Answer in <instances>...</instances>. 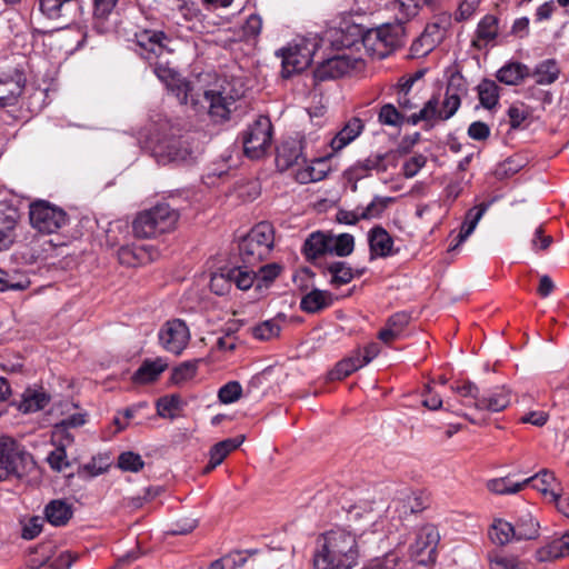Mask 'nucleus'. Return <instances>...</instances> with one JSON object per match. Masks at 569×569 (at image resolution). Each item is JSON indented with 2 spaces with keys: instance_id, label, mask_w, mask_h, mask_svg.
I'll use <instances>...</instances> for the list:
<instances>
[{
  "instance_id": "nucleus-1",
  "label": "nucleus",
  "mask_w": 569,
  "mask_h": 569,
  "mask_svg": "<svg viewBox=\"0 0 569 569\" xmlns=\"http://www.w3.org/2000/svg\"><path fill=\"white\" fill-rule=\"evenodd\" d=\"M359 550L356 537L343 529H333L321 536L313 555L315 569H352Z\"/></svg>"
},
{
  "instance_id": "nucleus-2",
  "label": "nucleus",
  "mask_w": 569,
  "mask_h": 569,
  "mask_svg": "<svg viewBox=\"0 0 569 569\" xmlns=\"http://www.w3.org/2000/svg\"><path fill=\"white\" fill-rule=\"evenodd\" d=\"M179 212L168 203L161 202L141 211L132 222V231L137 238H156L174 229Z\"/></svg>"
},
{
  "instance_id": "nucleus-3",
  "label": "nucleus",
  "mask_w": 569,
  "mask_h": 569,
  "mask_svg": "<svg viewBox=\"0 0 569 569\" xmlns=\"http://www.w3.org/2000/svg\"><path fill=\"white\" fill-rule=\"evenodd\" d=\"M274 230L269 222L256 224L239 242V256L247 269L267 259L273 249Z\"/></svg>"
},
{
  "instance_id": "nucleus-4",
  "label": "nucleus",
  "mask_w": 569,
  "mask_h": 569,
  "mask_svg": "<svg viewBox=\"0 0 569 569\" xmlns=\"http://www.w3.org/2000/svg\"><path fill=\"white\" fill-rule=\"evenodd\" d=\"M242 96V92L231 86L229 82H224L217 88L204 90L200 94L203 110L208 111V114L212 122L222 123L230 120L232 111L236 110V102Z\"/></svg>"
},
{
  "instance_id": "nucleus-5",
  "label": "nucleus",
  "mask_w": 569,
  "mask_h": 569,
  "mask_svg": "<svg viewBox=\"0 0 569 569\" xmlns=\"http://www.w3.org/2000/svg\"><path fill=\"white\" fill-rule=\"evenodd\" d=\"M403 28L385 24L366 31L361 41L366 50L378 59L386 58L393 49L402 44Z\"/></svg>"
},
{
  "instance_id": "nucleus-6",
  "label": "nucleus",
  "mask_w": 569,
  "mask_h": 569,
  "mask_svg": "<svg viewBox=\"0 0 569 569\" xmlns=\"http://www.w3.org/2000/svg\"><path fill=\"white\" fill-rule=\"evenodd\" d=\"M31 226L41 233H54L68 223L67 212L47 200H37L30 204Z\"/></svg>"
},
{
  "instance_id": "nucleus-7",
  "label": "nucleus",
  "mask_w": 569,
  "mask_h": 569,
  "mask_svg": "<svg viewBox=\"0 0 569 569\" xmlns=\"http://www.w3.org/2000/svg\"><path fill=\"white\" fill-rule=\"evenodd\" d=\"M318 43L311 39H300L290 43L287 48L279 51L282 59L281 74L283 78H290L307 69L311 62Z\"/></svg>"
},
{
  "instance_id": "nucleus-8",
  "label": "nucleus",
  "mask_w": 569,
  "mask_h": 569,
  "mask_svg": "<svg viewBox=\"0 0 569 569\" xmlns=\"http://www.w3.org/2000/svg\"><path fill=\"white\" fill-rule=\"evenodd\" d=\"M272 123L267 116L258 119L242 133L244 154L250 159H260L271 147Z\"/></svg>"
},
{
  "instance_id": "nucleus-9",
  "label": "nucleus",
  "mask_w": 569,
  "mask_h": 569,
  "mask_svg": "<svg viewBox=\"0 0 569 569\" xmlns=\"http://www.w3.org/2000/svg\"><path fill=\"white\" fill-rule=\"evenodd\" d=\"M439 540V531L433 525L422 526L417 530L415 541L409 547L410 558L422 566L435 563Z\"/></svg>"
},
{
  "instance_id": "nucleus-10",
  "label": "nucleus",
  "mask_w": 569,
  "mask_h": 569,
  "mask_svg": "<svg viewBox=\"0 0 569 569\" xmlns=\"http://www.w3.org/2000/svg\"><path fill=\"white\" fill-rule=\"evenodd\" d=\"M26 458L27 453L13 439L0 438V482L21 478L26 470Z\"/></svg>"
},
{
  "instance_id": "nucleus-11",
  "label": "nucleus",
  "mask_w": 569,
  "mask_h": 569,
  "mask_svg": "<svg viewBox=\"0 0 569 569\" xmlns=\"http://www.w3.org/2000/svg\"><path fill=\"white\" fill-rule=\"evenodd\" d=\"M256 272L247 267H231L221 269L210 280V289L218 296L229 292L232 284L239 290H248L252 287Z\"/></svg>"
},
{
  "instance_id": "nucleus-12",
  "label": "nucleus",
  "mask_w": 569,
  "mask_h": 569,
  "mask_svg": "<svg viewBox=\"0 0 569 569\" xmlns=\"http://www.w3.org/2000/svg\"><path fill=\"white\" fill-rule=\"evenodd\" d=\"M191 335L189 327L181 319H171L166 321L159 332L158 339L160 346L168 352L180 356L187 348Z\"/></svg>"
},
{
  "instance_id": "nucleus-13",
  "label": "nucleus",
  "mask_w": 569,
  "mask_h": 569,
  "mask_svg": "<svg viewBox=\"0 0 569 569\" xmlns=\"http://www.w3.org/2000/svg\"><path fill=\"white\" fill-rule=\"evenodd\" d=\"M169 37L161 30L143 29L134 33V51L144 60L152 62L168 51Z\"/></svg>"
},
{
  "instance_id": "nucleus-14",
  "label": "nucleus",
  "mask_w": 569,
  "mask_h": 569,
  "mask_svg": "<svg viewBox=\"0 0 569 569\" xmlns=\"http://www.w3.org/2000/svg\"><path fill=\"white\" fill-rule=\"evenodd\" d=\"M428 497L421 491L402 490L387 507V516L400 522L408 516L422 511L427 507Z\"/></svg>"
},
{
  "instance_id": "nucleus-15",
  "label": "nucleus",
  "mask_w": 569,
  "mask_h": 569,
  "mask_svg": "<svg viewBox=\"0 0 569 569\" xmlns=\"http://www.w3.org/2000/svg\"><path fill=\"white\" fill-rule=\"evenodd\" d=\"M196 151L189 136L172 137L162 140L156 148L159 160L166 162H186L192 158Z\"/></svg>"
},
{
  "instance_id": "nucleus-16",
  "label": "nucleus",
  "mask_w": 569,
  "mask_h": 569,
  "mask_svg": "<svg viewBox=\"0 0 569 569\" xmlns=\"http://www.w3.org/2000/svg\"><path fill=\"white\" fill-rule=\"evenodd\" d=\"M360 60L346 54H336L320 62L315 70V78L318 81L336 79L357 69Z\"/></svg>"
},
{
  "instance_id": "nucleus-17",
  "label": "nucleus",
  "mask_w": 569,
  "mask_h": 569,
  "mask_svg": "<svg viewBox=\"0 0 569 569\" xmlns=\"http://www.w3.org/2000/svg\"><path fill=\"white\" fill-rule=\"evenodd\" d=\"M392 152L371 153L366 159L358 160L349 168V174L356 180H361L371 174L372 171L378 173L386 172L389 164L396 166Z\"/></svg>"
},
{
  "instance_id": "nucleus-18",
  "label": "nucleus",
  "mask_w": 569,
  "mask_h": 569,
  "mask_svg": "<svg viewBox=\"0 0 569 569\" xmlns=\"http://www.w3.org/2000/svg\"><path fill=\"white\" fill-rule=\"evenodd\" d=\"M39 10L51 20L73 21L82 14L79 0H39Z\"/></svg>"
},
{
  "instance_id": "nucleus-19",
  "label": "nucleus",
  "mask_w": 569,
  "mask_h": 569,
  "mask_svg": "<svg viewBox=\"0 0 569 569\" xmlns=\"http://www.w3.org/2000/svg\"><path fill=\"white\" fill-rule=\"evenodd\" d=\"M467 92L465 79L460 74H453L449 79L442 101L441 120H448L455 116L461 104V97Z\"/></svg>"
},
{
  "instance_id": "nucleus-20",
  "label": "nucleus",
  "mask_w": 569,
  "mask_h": 569,
  "mask_svg": "<svg viewBox=\"0 0 569 569\" xmlns=\"http://www.w3.org/2000/svg\"><path fill=\"white\" fill-rule=\"evenodd\" d=\"M276 162L280 170H287L292 166L306 163L307 159L303 156L302 141L297 139L282 141L277 148Z\"/></svg>"
},
{
  "instance_id": "nucleus-21",
  "label": "nucleus",
  "mask_w": 569,
  "mask_h": 569,
  "mask_svg": "<svg viewBox=\"0 0 569 569\" xmlns=\"http://www.w3.org/2000/svg\"><path fill=\"white\" fill-rule=\"evenodd\" d=\"M158 254L151 246H123L118 251L121 264L136 267L151 262Z\"/></svg>"
},
{
  "instance_id": "nucleus-22",
  "label": "nucleus",
  "mask_w": 569,
  "mask_h": 569,
  "mask_svg": "<svg viewBox=\"0 0 569 569\" xmlns=\"http://www.w3.org/2000/svg\"><path fill=\"white\" fill-rule=\"evenodd\" d=\"M510 392L503 387H496L488 393H481L478 401L475 402L477 410H487L491 412H499L505 410L510 405Z\"/></svg>"
},
{
  "instance_id": "nucleus-23",
  "label": "nucleus",
  "mask_w": 569,
  "mask_h": 569,
  "mask_svg": "<svg viewBox=\"0 0 569 569\" xmlns=\"http://www.w3.org/2000/svg\"><path fill=\"white\" fill-rule=\"evenodd\" d=\"M170 91L178 99L179 103L188 104L190 103L191 108L196 112L202 111L204 106L200 99V93H196L193 87L189 81L184 79L177 78L174 81L168 84Z\"/></svg>"
},
{
  "instance_id": "nucleus-24",
  "label": "nucleus",
  "mask_w": 569,
  "mask_h": 569,
  "mask_svg": "<svg viewBox=\"0 0 569 569\" xmlns=\"http://www.w3.org/2000/svg\"><path fill=\"white\" fill-rule=\"evenodd\" d=\"M409 320L410 317L406 312H397L390 316L386 326L378 332V339L386 345L400 339Z\"/></svg>"
},
{
  "instance_id": "nucleus-25",
  "label": "nucleus",
  "mask_w": 569,
  "mask_h": 569,
  "mask_svg": "<svg viewBox=\"0 0 569 569\" xmlns=\"http://www.w3.org/2000/svg\"><path fill=\"white\" fill-rule=\"evenodd\" d=\"M451 24V17L442 13L435 18V21L428 23L420 36V41H427V50H431L443 38Z\"/></svg>"
},
{
  "instance_id": "nucleus-26",
  "label": "nucleus",
  "mask_w": 569,
  "mask_h": 569,
  "mask_svg": "<svg viewBox=\"0 0 569 569\" xmlns=\"http://www.w3.org/2000/svg\"><path fill=\"white\" fill-rule=\"evenodd\" d=\"M243 441V437L228 438L213 445L209 451V462L203 468V473H209L216 469L226 457L236 450Z\"/></svg>"
},
{
  "instance_id": "nucleus-27",
  "label": "nucleus",
  "mask_w": 569,
  "mask_h": 569,
  "mask_svg": "<svg viewBox=\"0 0 569 569\" xmlns=\"http://www.w3.org/2000/svg\"><path fill=\"white\" fill-rule=\"evenodd\" d=\"M72 515V505L62 499L51 500L44 508L46 520L54 527L66 526Z\"/></svg>"
},
{
  "instance_id": "nucleus-28",
  "label": "nucleus",
  "mask_w": 569,
  "mask_h": 569,
  "mask_svg": "<svg viewBox=\"0 0 569 569\" xmlns=\"http://www.w3.org/2000/svg\"><path fill=\"white\" fill-rule=\"evenodd\" d=\"M50 402V396L42 388H27L21 395L18 409L22 413H32L44 409Z\"/></svg>"
},
{
  "instance_id": "nucleus-29",
  "label": "nucleus",
  "mask_w": 569,
  "mask_h": 569,
  "mask_svg": "<svg viewBox=\"0 0 569 569\" xmlns=\"http://www.w3.org/2000/svg\"><path fill=\"white\" fill-rule=\"evenodd\" d=\"M333 302V295L327 290L312 289L305 295L300 301V309L307 313H317L330 307Z\"/></svg>"
},
{
  "instance_id": "nucleus-30",
  "label": "nucleus",
  "mask_w": 569,
  "mask_h": 569,
  "mask_svg": "<svg viewBox=\"0 0 569 569\" xmlns=\"http://www.w3.org/2000/svg\"><path fill=\"white\" fill-rule=\"evenodd\" d=\"M496 77L501 83L517 86L530 77V68L525 63L511 61L502 66Z\"/></svg>"
},
{
  "instance_id": "nucleus-31",
  "label": "nucleus",
  "mask_w": 569,
  "mask_h": 569,
  "mask_svg": "<svg viewBox=\"0 0 569 569\" xmlns=\"http://www.w3.org/2000/svg\"><path fill=\"white\" fill-rule=\"evenodd\" d=\"M540 525L529 511L520 512L513 525L517 541L536 540L539 537Z\"/></svg>"
},
{
  "instance_id": "nucleus-32",
  "label": "nucleus",
  "mask_w": 569,
  "mask_h": 569,
  "mask_svg": "<svg viewBox=\"0 0 569 569\" xmlns=\"http://www.w3.org/2000/svg\"><path fill=\"white\" fill-rule=\"evenodd\" d=\"M363 130V123L359 118L350 119L345 127L331 139L330 147L337 152L352 142Z\"/></svg>"
},
{
  "instance_id": "nucleus-33",
  "label": "nucleus",
  "mask_w": 569,
  "mask_h": 569,
  "mask_svg": "<svg viewBox=\"0 0 569 569\" xmlns=\"http://www.w3.org/2000/svg\"><path fill=\"white\" fill-rule=\"evenodd\" d=\"M560 67L556 59L550 58L540 61L530 70V77L536 79L537 84L549 86L558 80Z\"/></svg>"
},
{
  "instance_id": "nucleus-34",
  "label": "nucleus",
  "mask_w": 569,
  "mask_h": 569,
  "mask_svg": "<svg viewBox=\"0 0 569 569\" xmlns=\"http://www.w3.org/2000/svg\"><path fill=\"white\" fill-rule=\"evenodd\" d=\"M368 241L371 253L380 257H388L391 254L393 240L381 226H376L369 231Z\"/></svg>"
},
{
  "instance_id": "nucleus-35",
  "label": "nucleus",
  "mask_w": 569,
  "mask_h": 569,
  "mask_svg": "<svg viewBox=\"0 0 569 569\" xmlns=\"http://www.w3.org/2000/svg\"><path fill=\"white\" fill-rule=\"evenodd\" d=\"M499 32V20L492 14L485 16L478 23L473 46L481 48L493 41Z\"/></svg>"
},
{
  "instance_id": "nucleus-36",
  "label": "nucleus",
  "mask_w": 569,
  "mask_h": 569,
  "mask_svg": "<svg viewBox=\"0 0 569 569\" xmlns=\"http://www.w3.org/2000/svg\"><path fill=\"white\" fill-rule=\"evenodd\" d=\"M302 251L308 260H315L330 252V237L320 231L312 232L306 239Z\"/></svg>"
},
{
  "instance_id": "nucleus-37",
  "label": "nucleus",
  "mask_w": 569,
  "mask_h": 569,
  "mask_svg": "<svg viewBox=\"0 0 569 569\" xmlns=\"http://www.w3.org/2000/svg\"><path fill=\"white\" fill-rule=\"evenodd\" d=\"M167 366V362L162 358L144 360L139 369L133 373L132 379L137 383L152 382L166 370Z\"/></svg>"
},
{
  "instance_id": "nucleus-38",
  "label": "nucleus",
  "mask_w": 569,
  "mask_h": 569,
  "mask_svg": "<svg viewBox=\"0 0 569 569\" xmlns=\"http://www.w3.org/2000/svg\"><path fill=\"white\" fill-rule=\"evenodd\" d=\"M439 0H395V10H398L397 20L403 23L415 18L419 10L423 7L433 8Z\"/></svg>"
},
{
  "instance_id": "nucleus-39",
  "label": "nucleus",
  "mask_w": 569,
  "mask_h": 569,
  "mask_svg": "<svg viewBox=\"0 0 569 569\" xmlns=\"http://www.w3.org/2000/svg\"><path fill=\"white\" fill-rule=\"evenodd\" d=\"M489 208V203H480L479 206H476L473 208H471L467 214H466V219L461 226V229H460V232L459 234L457 236V243L450 248L451 250H453L455 248H457L460 243H462L463 241L467 240V238L473 232V230L476 229L478 222L480 221V219L482 218V216L486 213V211L488 210Z\"/></svg>"
},
{
  "instance_id": "nucleus-40",
  "label": "nucleus",
  "mask_w": 569,
  "mask_h": 569,
  "mask_svg": "<svg viewBox=\"0 0 569 569\" xmlns=\"http://www.w3.org/2000/svg\"><path fill=\"white\" fill-rule=\"evenodd\" d=\"M23 81L19 74L17 79H0V106L7 107L16 103L23 91Z\"/></svg>"
},
{
  "instance_id": "nucleus-41",
  "label": "nucleus",
  "mask_w": 569,
  "mask_h": 569,
  "mask_svg": "<svg viewBox=\"0 0 569 569\" xmlns=\"http://www.w3.org/2000/svg\"><path fill=\"white\" fill-rule=\"evenodd\" d=\"M325 273L330 276L329 283L339 288L352 281L355 273L352 268L345 261H335L325 268Z\"/></svg>"
},
{
  "instance_id": "nucleus-42",
  "label": "nucleus",
  "mask_w": 569,
  "mask_h": 569,
  "mask_svg": "<svg viewBox=\"0 0 569 569\" xmlns=\"http://www.w3.org/2000/svg\"><path fill=\"white\" fill-rule=\"evenodd\" d=\"M488 535L491 542L497 546H506L510 541L516 540L513 525L503 519H495Z\"/></svg>"
},
{
  "instance_id": "nucleus-43",
  "label": "nucleus",
  "mask_w": 569,
  "mask_h": 569,
  "mask_svg": "<svg viewBox=\"0 0 569 569\" xmlns=\"http://www.w3.org/2000/svg\"><path fill=\"white\" fill-rule=\"evenodd\" d=\"M477 91L480 104L483 108L490 110L498 104L500 88L493 80H481V82L477 86Z\"/></svg>"
},
{
  "instance_id": "nucleus-44",
  "label": "nucleus",
  "mask_w": 569,
  "mask_h": 569,
  "mask_svg": "<svg viewBox=\"0 0 569 569\" xmlns=\"http://www.w3.org/2000/svg\"><path fill=\"white\" fill-rule=\"evenodd\" d=\"M541 561L553 560L569 555V535L553 539L538 551Z\"/></svg>"
},
{
  "instance_id": "nucleus-45",
  "label": "nucleus",
  "mask_w": 569,
  "mask_h": 569,
  "mask_svg": "<svg viewBox=\"0 0 569 569\" xmlns=\"http://www.w3.org/2000/svg\"><path fill=\"white\" fill-rule=\"evenodd\" d=\"M30 286V279L19 271L0 269V291L24 290Z\"/></svg>"
},
{
  "instance_id": "nucleus-46",
  "label": "nucleus",
  "mask_w": 569,
  "mask_h": 569,
  "mask_svg": "<svg viewBox=\"0 0 569 569\" xmlns=\"http://www.w3.org/2000/svg\"><path fill=\"white\" fill-rule=\"evenodd\" d=\"M393 201L395 198L392 197L375 196L368 206L360 207V218L363 220L379 218Z\"/></svg>"
},
{
  "instance_id": "nucleus-47",
  "label": "nucleus",
  "mask_w": 569,
  "mask_h": 569,
  "mask_svg": "<svg viewBox=\"0 0 569 569\" xmlns=\"http://www.w3.org/2000/svg\"><path fill=\"white\" fill-rule=\"evenodd\" d=\"M523 482H526V487L531 485L532 488L537 489L545 496H550V491L553 490L552 485L556 482V477L548 469H542L535 476L525 479Z\"/></svg>"
},
{
  "instance_id": "nucleus-48",
  "label": "nucleus",
  "mask_w": 569,
  "mask_h": 569,
  "mask_svg": "<svg viewBox=\"0 0 569 569\" xmlns=\"http://www.w3.org/2000/svg\"><path fill=\"white\" fill-rule=\"evenodd\" d=\"M526 487V482L512 481L510 477L492 479L488 482V489L498 495L517 493Z\"/></svg>"
},
{
  "instance_id": "nucleus-49",
  "label": "nucleus",
  "mask_w": 569,
  "mask_h": 569,
  "mask_svg": "<svg viewBox=\"0 0 569 569\" xmlns=\"http://www.w3.org/2000/svg\"><path fill=\"white\" fill-rule=\"evenodd\" d=\"M280 331V320L273 318L254 326L252 328V336L258 340L264 341L278 337Z\"/></svg>"
},
{
  "instance_id": "nucleus-50",
  "label": "nucleus",
  "mask_w": 569,
  "mask_h": 569,
  "mask_svg": "<svg viewBox=\"0 0 569 569\" xmlns=\"http://www.w3.org/2000/svg\"><path fill=\"white\" fill-rule=\"evenodd\" d=\"M450 389L461 398L467 399V405H471L473 407L480 396L479 387L470 380L457 381L450 386Z\"/></svg>"
},
{
  "instance_id": "nucleus-51",
  "label": "nucleus",
  "mask_w": 569,
  "mask_h": 569,
  "mask_svg": "<svg viewBox=\"0 0 569 569\" xmlns=\"http://www.w3.org/2000/svg\"><path fill=\"white\" fill-rule=\"evenodd\" d=\"M355 249V238L350 233H341L338 237H330V253L338 257H347Z\"/></svg>"
},
{
  "instance_id": "nucleus-52",
  "label": "nucleus",
  "mask_w": 569,
  "mask_h": 569,
  "mask_svg": "<svg viewBox=\"0 0 569 569\" xmlns=\"http://www.w3.org/2000/svg\"><path fill=\"white\" fill-rule=\"evenodd\" d=\"M183 407L182 399L178 395H171L169 397H162L157 401V411L160 417L173 418L177 411H180Z\"/></svg>"
},
{
  "instance_id": "nucleus-53",
  "label": "nucleus",
  "mask_w": 569,
  "mask_h": 569,
  "mask_svg": "<svg viewBox=\"0 0 569 569\" xmlns=\"http://www.w3.org/2000/svg\"><path fill=\"white\" fill-rule=\"evenodd\" d=\"M118 0H93V19L96 28L99 31L103 30V22L113 11Z\"/></svg>"
},
{
  "instance_id": "nucleus-54",
  "label": "nucleus",
  "mask_w": 569,
  "mask_h": 569,
  "mask_svg": "<svg viewBox=\"0 0 569 569\" xmlns=\"http://www.w3.org/2000/svg\"><path fill=\"white\" fill-rule=\"evenodd\" d=\"M378 120L385 126L400 127L406 118L393 104L386 103L380 108Z\"/></svg>"
},
{
  "instance_id": "nucleus-55",
  "label": "nucleus",
  "mask_w": 569,
  "mask_h": 569,
  "mask_svg": "<svg viewBox=\"0 0 569 569\" xmlns=\"http://www.w3.org/2000/svg\"><path fill=\"white\" fill-rule=\"evenodd\" d=\"M200 360H189L180 363L173 369L171 380L176 385H180L184 381L192 379L198 370V363Z\"/></svg>"
},
{
  "instance_id": "nucleus-56",
  "label": "nucleus",
  "mask_w": 569,
  "mask_h": 569,
  "mask_svg": "<svg viewBox=\"0 0 569 569\" xmlns=\"http://www.w3.org/2000/svg\"><path fill=\"white\" fill-rule=\"evenodd\" d=\"M143 466L141 456L132 451L122 452L118 458V467L123 471L138 472Z\"/></svg>"
},
{
  "instance_id": "nucleus-57",
  "label": "nucleus",
  "mask_w": 569,
  "mask_h": 569,
  "mask_svg": "<svg viewBox=\"0 0 569 569\" xmlns=\"http://www.w3.org/2000/svg\"><path fill=\"white\" fill-rule=\"evenodd\" d=\"M242 395V387L238 381H229L223 385L218 392V398L222 403H232Z\"/></svg>"
},
{
  "instance_id": "nucleus-58",
  "label": "nucleus",
  "mask_w": 569,
  "mask_h": 569,
  "mask_svg": "<svg viewBox=\"0 0 569 569\" xmlns=\"http://www.w3.org/2000/svg\"><path fill=\"white\" fill-rule=\"evenodd\" d=\"M51 440L54 446L63 447L70 446L74 438L70 432V428H67L64 425L57 422L52 427L51 431Z\"/></svg>"
},
{
  "instance_id": "nucleus-59",
  "label": "nucleus",
  "mask_w": 569,
  "mask_h": 569,
  "mask_svg": "<svg viewBox=\"0 0 569 569\" xmlns=\"http://www.w3.org/2000/svg\"><path fill=\"white\" fill-rule=\"evenodd\" d=\"M19 212L12 207L0 208V229L16 233Z\"/></svg>"
},
{
  "instance_id": "nucleus-60",
  "label": "nucleus",
  "mask_w": 569,
  "mask_h": 569,
  "mask_svg": "<svg viewBox=\"0 0 569 569\" xmlns=\"http://www.w3.org/2000/svg\"><path fill=\"white\" fill-rule=\"evenodd\" d=\"M44 519L39 516L29 518L22 527V538L26 540H32L38 537L43 528Z\"/></svg>"
},
{
  "instance_id": "nucleus-61",
  "label": "nucleus",
  "mask_w": 569,
  "mask_h": 569,
  "mask_svg": "<svg viewBox=\"0 0 569 569\" xmlns=\"http://www.w3.org/2000/svg\"><path fill=\"white\" fill-rule=\"evenodd\" d=\"M441 110H439V98L432 96L420 110V117L425 118L426 122L433 120H441Z\"/></svg>"
},
{
  "instance_id": "nucleus-62",
  "label": "nucleus",
  "mask_w": 569,
  "mask_h": 569,
  "mask_svg": "<svg viewBox=\"0 0 569 569\" xmlns=\"http://www.w3.org/2000/svg\"><path fill=\"white\" fill-rule=\"evenodd\" d=\"M508 117L511 128H519L529 117V110L523 103H515L508 109Z\"/></svg>"
},
{
  "instance_id": "nucleus-63",
  "label": "nucleus",
  "mask_w": 569,
  "mask_h": 569,
  "mask_svg": "<svg viewBox=\"0 0 569 569\" xmlns=\"http://www.w3.org/2000/svg\"><path fill=\"white\" fill-rule=\"evenodd\" d=\"M56 447L57 448L48 455L47 461L53 470L61 471L69 467V461L67 460L66 448Z\"/></svg>"
},
{
  "instance_id": "nucleus-64",
  "label": "nucleus",
  "mask_w": 569,
  "mask_h": 569,
  "mask_svg": "<svg viewBox=\"0 0 569 569\" xmlns=\"http://www.w3.org/2000/svg\"><path fill=\"white\" fill-rule=\"evenodd\" d=\"M490 569H528L516 557H496L490 562Z\"/></svg>"
}]
</instances>
